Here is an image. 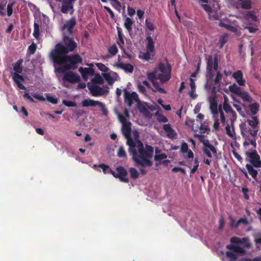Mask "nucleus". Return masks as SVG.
<instances>
[{
    "instance_id": "1",
    "label": "nucleus",
    "mask_w": 261,
    "mask_h": 261,
    "mask_svg": "<svg viewBox=\"0 0 261 261\" xmlns=\"http://www.w3.org/2000/svg\"><path fill=\"white\" fill-rule=\"evenodd\" d=\"M144 149L143 143L139 139H136V142L133 148H128V152L132 155L133 160L139 166L143 167H151L152 162L149 159L152 156L153 147L146 145Z\"/></svg>"
},
{
    "instance_id": "2",
    "label": "nucleus",
    "mask_w": 261,
    "mask_h": 261,
    "mask_svg": "<svg viewBox=\"0 0 261 261\" xmlns=\"http://www.w3.org/2000/svg\"><path fill=\"white\" fill-rule=\"evenodd\" d=\"M57 73H64L69 70H75L82 64V59L79 54L69 56L68 54L50 58Z\"/></svg>"
},
{
    "instance_id": "3",
    "label": "nucleus",
    "mask_w": 261,
    "mask_h": 261,
    "mask_svg": "<svg viewBox=\"0 0 261 261\" xmlns=\"http://www.w3.org/2000/svg\"><path fill=\"white\" fill-rule=\"evenodd\" d=\"M77 47L73 36L67 35L65 34L63 36V42L58 43L55 45L49 54V58L60 56L68 54L73 51Z\"/></svg>"
},
{
    "instance_id": "4",
    "label": "nucleus",
    "mask_w": 261,
    "mask_h": 261,
    "mask_svg": "<svg viewBox=\"0 0 261 261\" xmlns=\"http://www.w3.org/2000/svg\"><path fill=\"white\" fill-rule=\"evenodd\" d=\"M195 137L197 138L201 143L203 144V148L202 150L204 154H205L207 157L211 158L212 157V154L211 152L213 153L214 155L217 158V149L210 143V141L208 140H206L204 139V136L203 135H195Z\"/></svg>"
},
{
    "instance_id": "5",
    "label": "nucleus",
    "mask_w": 261,
    "mask_h": 261,
    "mask_svg": "<svg viewBox=\"0 0 261 261\" xmlns=\"http://www.w3.org/2000/svg\"><path fill=\"white\" fill-rule=\"evenodd\" d=\"M159 69L161 72L158 75V79L162 83H166L171 79V66L167 62V66L163 63L159 64Z\"/></svg>"
},
{
    "instance_id": "6",
    "label": "nucleus",
    "mask_w": 261,
    "mask_h": 261,
    "mask_svg": "<svg viewBox=\"0 0 261 261\" xmlns=\"http://www.w3.org/2000/svg\"><path fill=\"white\" fill-rule=\"evenodd\" d=\"M229 91L237 96L240 97L244 101L251 103L253 101L252 98L249 95V93L245 91H242L241 87L238 86L235 83L229 86Z\"/></svg>"
},
{
    "instance_id": "7",
    "label": "nucleus",
    "mask_w": 261,
    "mask_h": 261,
    "mask_svg": "<svg viewBox=\"0 0 261 261\" xmlns=\"http://www.w3.org/2000/svg\"><path fill=\"white\" fill-rule=\"evenodd\" d=\"M131 125L132 123L130 122H127V123L123 124L121 127V131L122 134L127 139L126 143L129 146V148H133L134 143L136 142V141H134V140L131 138Z\"/></svg>"
},
{
    "instance_id": "8",
    "label": "nucleus",
    "mask_w": 261,
    "mask_h": 261,
    "mask_svg": "<svg viewBox=\"0 0 261 261\" xmlns=\"http://www.w3.org/2000/svg\"><path fill=\"white\" fill-rule=\"evenodd\" d=\"M117 173L115 171H112V174L114 177L119 178V180L123 182L128 183L129 179L127 177L128 172L123 166H118L116 168Z\"/></svg>"
},
{
    "instance_id": "9",
    "label": "nucleus",
    "mask_w": 261,
    "mask_h": 261,
    "mask_svg": "<svg viewBox=\"0 0 261 261\" xmlns=\"http://www.w3.org/2000/svg\"><path fill=\"white\" fill-rule=\"evenodd\" d=\"M124 102L128 107H130L132 106L133 100L137 102H140L138 95L136 92H133V93H130L126 89H124Z\"/></svg>"
},
{
    "instance_id": "10",
    "label": "nucleus",
    "mask_w": 261,
    "mask_h": 261,
    "mask_svg": "<svg viewBox=\"0 0 261 261\" xmlns=\"http://www.w3.org/2000/svg\"><path fill=\"white\" fill-rule=\"evenodd\" d=\"M246 155L250 159V163L255 168L261 167V161L260 156L256 150L250 152H246Z\"/></svg>"
},
{
    "instance_id": "11",
    "label": "nucleus",
    "mask_w": 261,
    "mask_h": 261,
    "mask_svg": "<svg viewBox=\"0 0 261 261\" xmlns=\"http://www.w3.org/2000/svg\"><path fill=\"white\" fill-rule=\"evenodd\" d=\"M64 74L62 78L64 82H67L71 84H75L80 81V77L77 74L72 71H68L64 73Z\"/></svg>"
},
{
    "instance_id": "12",
    "label": "nucleus",
    "mask_w": 261,
    "mask_h": 261,
    "mask_svg": "<svg viewBox=\"0 0 261 261\" xmlns=\"http://www.w3.org/2000/svg\"><path fill=\"white\" fill-rule=\"evenodd\" d=\"M88 89L92 95L95 97L103 95L108 92V91L96 85H88Z\"/></svg>"
},
{
    "instance_id": "13",
    "label": "nucleus",
    "mask_w": 261,
    "mask_h": 261,
    "mask_svg": "<svg viewBox=\"0 0 261 261\" xmlns=\"http://www.w3.org/2000/svg\"><path fill=\"white\" fill-rule=\"evenodd\" d=\"M232 76L240 86H245L246 81L243 77V74L241 70H239L233 72Z\"/></svg>"
},
{
    "instance_id": "14",
    "label": "nucleus",
    "mask_w": 261,
    "mask_h": 261,
    "mask_svg": "<svg viewBox=\"0 0 261 261\" xmlns=\"http://www.w3.org/2000/svg\"><path fill=\"white\" fill-rule=\"evenodd\" d=\"M76 23L75 18H71L64 24L62 30L67 29L68 35L73 36V29Z\"/></svg>"
},
{
    "instance_id": "15",
    "label": "nucleus",
    "mask_w": 261,
    "mask_h": 261,
    "mask_svg": "<svg viewBox=\"0 0 261 261\" xmlns=\"http://www.w3.org/2000/svg\"><path fill=\"white\" fill-rule=\"evenodd\" d=\"M20 73L12 72V79L18 88L22 90H25V87L21 83V82L24 81V78L22 75L19 74Z\"/></svg>"
},
{
    "instance_id": "16",
    "label": "nucleus",
    "mask_w": 261,
    "mask_h": 261,
    "mask_svg": "<svg viewBox=\"0 0 261 261\" xmlns=\"http://www.w3.org/2000/svg\"><path fill=\"white\" fill-rule=\"evenodd\" d=\"M240 127L242 137L244 139H245V141L243 143L244 146H248L249 144H251L254 148H256V141L257 138L253 137V139H250L249 136L244 133L242 127L240 126Z\"/></svg>"
},
{
    "instance_id": "17",
    "label": "nucleus",
    "mask_w": 261,
    "mask_h": 261,
    "mask_svg": "<svg viewBox=\"0 0 261 261\" xmlns=\"http://www.w3.org/2000/svg\"><path fill=\"white\" fill-rule=\"evenodd\" d=\"M226 248L227 249L230 250V251H232L235 253H239L241 255H244L246 253V251L244 249L238 245L229 244L227 245L226 246Z\"/></svg>"
},
{
    "instance_id": "18",
    "label": "nucleus",
    "mask_w": 261,
    "mask_h": 261,
    "mask_svg": "<svg viewBox=\"0 0 261 261\" xmlns=\"http://www.w3.org/2000/svg\"><path fill=\"white\" fill-rule=\"evenodd\" d=\"M119 58L120 56H118V60H119ZM119 61H120V60H119ZM116 66L119 68L123 69L126 72L132 73L134 70V66L129 63L124 64L118 62L116 63Z\"/></svg>"
},
{
    "instance_id": "19",
    "label": "nucleus",
    "mask_w": 261,
    "mask_h": 261,
    "mask_svg": "<svg viewBox=\"0 0 261 261\" xmlns=\"http://www.w3.org/2000/svg\"><path fill=\"white\" fill-rule=\"evenodd\" d=\"M163 129L167 133V136L170 139H174L177 134L175 131L171 127L170 124H166L163 125Z\"/></svg>"
},
{
    "instance_id": "20",
    "label": "nucleus",
    "mask_w": 261,
    "mask_h": 261,
    "mask_svg": "<svg viewBox=\"0 0 261 261\" xmlns=\"http://www.w3.org/2000/svg\"><path fill=\"white\" fill-rule=\"evenodd\" d=\"M79 71L81 72L84 79L88 78V75H93L94 74V70L92 68L80 67Z\"/></svg>"
},
{
    "instance_id": "21",
    "label": "nucleus",
    "mask_w": 261,
    "mask_h": 261,
    "mask_svg": "<svg viewBox=\"0 0 261 261\" xmlns=\"http://www.w3.org/2000/svg\"><path fill=\"white\" fill-rule=\"evenodd\" d=\"M61 12L64 14H67L70 10L72 11V13L73 12V4L68 1H64L63 2L62 6L61 7Z\"/></svg>"
},
{
    "instance_id": "22",
    "label": "nucleus",
    "mask_w": 261,
    "mask_h": 261,
    "mask_svg": "<svg viewBox=\"0 0 261 261\" xmlns=\"http://www.w3.org/2000/svg\"><path fill=\"white\" fill-rule=\"evenodd\" d=\"M99 105H101L100 101H96L90 98L85 99L82 102V105L83 107H98Z\"/></svg>"
},
{
    "instance_id": "23",
    "label": "nucleus",
    "mask_w": 261,
    "mask_h": 261,
    "mask_svg": "<svg viewBox=\"0 0 261 261\" xmlns=\"http://www.w3.org/2000/svg\"><path fill=\"white\" fill-rule=\"evenodd\" d=\"M210 109L213 114L218 115L220 110H222L221 108V105H219L218 108V105L217 101L213 99L211 101Z\"/></svg>"
},
{
    "instance_id": "24",
    "label": "nucleus",
    "mask_w": 261,
    "mask_h": 261,
    "mask_svg": "<svg viewBox=\"0 0 261 261\" xmlns=\"http://www.w3.org/2000/svg\"><path fill=\"white\" fill-rule=\"evenodd\" d=\"M147 43H146V50L149 51H152L154 53L155 47L153 43V39L150 35H148L146 38Z\"/></svg>"
},
{
    "instance_id": "25",
    "label": "nucleus",
    "mask_w": 261,
    "mask_h": 261,
    "mask_svg": "<svg viewBox=\"0 0 261 261\" xmlns=\"http://www.w3.org/2000/svg\"><path fill=\"white\" fill-rule=\"evenodd\" d=\"M246 168L247 169L249 174L252 176V177L256 180L258 172L256 170L253 168V166L249 164L246 165Z\"/></svg>"
},
{
    "instance_id": "26",
    "label": "nucleus",
    "mask_w": 261,
    "mask_h": 261,
    "mask_svg": "<svg viewBox=\"0 0 261 261\" xmlns=\"http://www.w3.org/2000/svg\"><path fill=\"white\" fill-rule=\"evenodd\" d=\"M22 63L23 60L20 59L13 64V69L15 71L14 72L22 73L23 70Z\"/></svg>"
},
{
    "instance_id": "27",
    "label": "nucleus",
    "mask_w": 261,
    "mask_h": 261,
    "mask_svg": "<svg viewBox=\"0 0 261 261\" xmlns=\"http://www.w3.org/2000/svg\"><path fill=\"white\" fill-rule=\"evenodd\" d=\"M153 52L147 50L145 53H142L141 55H139V58L142 60L148 61L150 59H153Z\"/></svg>"
},
{
    "instance_id": "28",
    "label": "nucleus",
    "mask_w": 261,
    "mask_h": 261,
    "mask_svg": "<svg viewBox=\"0 0 261 261\" xmlns=\"http://www.w3.org/2000/svg\"><path fill=\"white\" fill-rule=\"evenodd\" d=\"M134 21L129 17H126L124 23V26L125 28L130 32L132 31V25L134 24Z\"/></svg>"
},
{
    "instance_id": "29",
    "label": "nucleus",
    "mask_w": 261,
    "mask_h": 261,
    "mask_svg": "<svg viewBox=\"0 0 261 261\" xmlns=\"http://www.w3.org/2000/svg\"><path fill=\"white\" fill-rule=\"evenodd\" d=\"M225 256L228 259V261H237L238 259V255L237 253L230 251H226L225 253Z\"/></svg>"
},
{
    "instance_id": "30",
    "label": "nucleus",
    "mask_w": 261,
    "mask_h": 261,
    "mask_svg": "<svg viewBox=\"0 0 261 261\" xmlns=\"http://www.w3.org/2000/svg\"><path fill=\"white\" fill-rule=\"evenodd\" d=\"M223 109L227 113H229L232 110L230 105L228 103V100L226 95L224 96Z\"/></svg>"
},
{
    "instance_id": "31",
    "label": "nucleus",
    "mask_w": 261,
    "mask_h": 261,
    "mask_svg": "<svg viewBox=\"0 0 261 261\" xmlns=\"http://www.w3.org/2000/svg\"><path fill=\"white\" fill-rule=\"evenodd\" d=\"M117 30L119 38V42H118V44L121 47H122V45L124 44V41L123 37L122 30L119 27H117Z\"/></svg>"
},
{
    "instance_id": "32",
    "label": "nucleus",
    "mask_w": 261,
    "mask_h": 261,
    "mask_svg": "<svg viewBox=\"0 0 261 261\" xmlns=\"http://www.w3.org/2000/svg\"><path fill=\"white\" fill-rule=\"evenodd\" d=\"M247 122L253 128H256L259 123L258 120L256 116L253 117L251 120H247Z\"/></svg>"
},
{
    "instance_id": "33",
    "label": "nucleus",
    "mask_w": 261,
    "mask_h": 261,
    "mask_svg": "<svg viewBox=\"0 0 261 261\" xmlns=\"http://www.w3.org/2000/svg\"><path fill=\"white\" fill-rule=\"evenodd\" d=\"M214 65V61L212 56H209L208 57L206 65V69L208 72L211 73Z\"/></svg>"
},
{
    "instance_id": "34",
    "label": "nucleus",
    "mask_w": 261,
    "mask_h": 261,
    "mask_svg": "<svg viewBox=\"0 0 261 261\" xmlns=\"http://www.w3.org/2000/svg\"><path fill=\"white\" fill-rule=\"evenodd\" d=\"M259 105L258 103L255 102L249 106V108L251 113L253 115L256 114L259 110Z\"/></svg>"
},
{
    "instance_id": "35",
    "label": "nucleus",
    "mask_w": 261,
    "mask_h": 261,
    "mask_svg": "<svg viewBox=\"0 0 261 261\" xmlns=\"http://www.w3.org/2000/svg\"><path fill=\"white\" fill-rule=\"evenodd\" d=\"M33 36L36 39H38L40 36L39 23L36 21L34 24Z\"/></svg>"
},
{
    "instance_id": "36",
    "label": "nucleus",
    "mask_w": 261,
    "mask_h": 261,
    "mask_svg": "<svg viewBox=\"0 0 261 261\" xmlns=\"http://www.w3.org/2000/svg\"><path fill=\"white\" fill-rule=\"evenodd\" d=\"M129 172L130 173V176L133 179H136L139 177V173L137 169L135 168H130L129 169Z\"/></svg>"
},
{
    "instance_id": "37",
    "label": "nucleus",
    "mask_w": 261,
    "mask_h": 261,
    "mask_svg": "<svg viewBox=\"0 0 261 261\" xmlns=\"http://www.w3.org/2000/svg\"><path fill=\"white\" fill-rule=\"evenodd\" d=\"M104 80L99 74H96L94 78L92 80L93 85L96 84H102Z\"/></svg>"
},
{
    "instance_id": "38",
    "label": "nucleus",
    "mask_w": 261,
    "mask_h": 261,
    "mask_svg": "<svg viewBox=\"0 0 261 261\" xmlns=\"http://www.w3.org/2000/svg\"><path fill=\"white\" fill-rule=\"evenodd\" d=\"M152 85L154 87V89L153 90L154 92H159L161 93L165 94L166 93V91L164 89L161 88L160 87L159 84L156 82H152Z\"/></svg>"
},
{
    "instance_id": "39",
    "label": "nucleus",
    "mask_w": 261,
    "mask_h": 261,
    "mask_svg": "<svg viewBox=\"0 0 261 261\" xmlns=\"http://www.w3.org/2000/svg\"><path fill=\"white\" fill-rule=\"evenodd\" d=\"M208 16L210 19L214 20H219L221 17V15L217 11L213 10L210 13Z\"/></svg>"
},
{
    "instance_id": "40",
    "label": "nucleus",
    "mask_w": 261,
    "mask_h": 261,
    "mask_svg": "<svg viewBox=\"0 0 261 261\" xmlns=\"http://www.w3.org/2000/svg\"><path fill=\"white\" fill-rule=\"evenodd\" d=\"M249 223L246 217L241 218L239 219L236 222V227H239L241 224H243L244 226H247Z\"/></svg>"
},
{
    "instance_id": "41",
    "label": "nucleus",
    "mask_w": 261,
    "mask_h": 261,
    "mask_svg": "<svg viewBox=\"0 0 261 261\" xmlns=\"http://www.w3.org/2000/svg\"><path fill=\"white\" fill-rule=\"evenodd\" d=\"M98 167L101 168L105 174L110 173L112 174V171H113L110 167L105 164H100L98 165Z\"/></svg>"
},
{
    "instance_id": "42",
    "label": "nucleus",
    "mask_w": 261,
    "mask_h": 261,
    "mask_svg": "<svg viewBox=\"0 0 261 261\" xmlns=\"http://www.w3.org/2000/svg\"><path fill=\"white\" fill-rule=\"evenodd\" d=\"M241 7L243 9L249 10L251 7V0H243L241 1Z\"/></svg>"
},
{
    "instance_id": "43",
    "label": "nucleus",
    "mask_w": 261,
    "mask_h": 261,
    "mask_svg": "<svg viewBox=\"0 0 261 261\" xmlns=\"http://www.w3.org/2000/svg\"><path fill=\"white\" fill-rule=\"evenodd\" d=\"M228 35L227 34H225L223 35H222L220 37V47L222 48L224 45V44L226 43L228 40Z\"/></svg>"
},
{
    "instance_id": "44",
    "label": "nucleus",
    "mask_w": 261,
    "mask_h": 261,
    "mask_svg": "<svg viewBox=\"0 0 261 261\" xmlns=\"http://www.w3.org/2000/svg\"><path fill=\"white\" fill-rule=\"evenodd\" d=\"M118 48L115 44H113L108 48V51L111 56H114L118 53Z\"/></svg>"
},
{
    "instance_id": "45",
    "label": "nucleus",
    "mask_w": 261,
    "mask_h": 261,
    "mask_svg": "<svg viewBox=\"0 0 261 261\" xmlns=\"http://www.w3.org/2000/svg\"><path fill=\"white\" fill-rule=\"evenodd\" d=\"M244 244L246 248H249L251 247V243L248 237H245L241 239V243Z\"/></svg>"
},
{
    "instance_id": "46",
    "label": "nucleus",
    "mask_w": 261,
    "mask_h": 261,
    "mask_svg": "<svg viewBox=\"0 0 261 261\" xmlns=\"http://www.w3.org/2000/svg\"><path fill=\"white\" fill-rule=\"evenodd\" d=\"M155 115L157 117V120L159 122L165 123L168 121V119L167 117L162 114H160L158 112H156Z\"/></svg>"
},
{
    "instance_id": "47",
    "label": "nucleus",
    "mask_w": 261,
    "mask_h": 261,
    "mask_svg": "<svg viewBox=\"0 0 261 261\" xmlns=\"http://www.w3.org/2000/svg\"><path fill=\"white\" fill-rule=\"evenodd\" d=\"M117 155L119 158H126V154L123 146L119 148Z\"/></svg>"
},
{
    "instance_id": "48",
    "label": "nucleus",
    "mask_w": 261,
    "mask_h": 261,
    "mask_svg": "<svg viewBox=\"0 0 261 261\" xmlns=\"http://www.w3.org/2000/svg\"><path fill=\"white\" fill-rule=\"evenodd\" d=\"M245 17L247 19H251L252 21H257V17L251 12H248L246 14Z\"/></svg>"
},
{
    "instance_id": "49",
    "label": "nucleus",
    "mask_w": 261,
    "mask_h": 261,
    "mask_svg": "<svg viewBox=\"0 0 261 261\" xmlns=\"http://www.w3.org/2000/svg\"><path fill=\"white\" fill-rule=\"evenodd\" d=\"M102 75L109 85H112L113 84L114 80L109 73H103Z\"/></svg>"
},
{
    "instance_id": "50",
    "label": "nucleus",
    "mask_w": 261,
    "mask_h": 261,
    "mask_svg": "<svg viewBox=\"0 0 261 261\" xmlns=\"http://www.w3.org/2000/svg\"><path fill=\"white\" fill-rule=\"evenodd\" d=\"M147 77L149 81L152 82H155V80L158 79L154 72H149L147 73Z\"/></svg>"
},
{
    "instance_id": "51",
    "label": "nucleus",
    "mask_w": 261,
    "mask_h": 261,
    "mask_svg": "<svg viewBox=\"0 0 261 261\" xmlns=\"http://www.w3.org/2000/svg\"><path fill=\"white\" fill-rule=\"evenodd\" d=\"M96 65L98 69L101 71L106 72L109 70V68L102 63H98Z\"/></svg>"
},
{
    "instance_id": "52",
    "label": "nucleus",
    "mask_w": 261,
    "mask_h": 261,
    "mask_svg": "<svg viewBox=\"0 0 261 261\" xmlns=\"http://www.w3.org/2000/svg\"><path fill=\"white\" fill-rule=\"evenodd\" d=\"M46 99L53 104H57L58 102V100L57 98L53 96L49 95V94L46 95Z\"/></svg>"
},
{
    "instance_id": "53",
    "label": "nucleus",
    "mask_w": 261,
    "mask_h": 261,
    "mask_svg": "<svg viewBox=\"0 0 261 261\" xmlns=\"http://www.w3.org/2000/svg\"><path fill=\"white\" fill-rule=\"evenodd\" d=\"M254 242L256 244L261 245V232H258L254 234Z\"/></svg>"
},
{
    "instance_id": "54",
    "label": "nucleus",
    "mask_w": 261,
    "mask_h": 261,
    "mask_svg": "<svg viewBox=\"0 0 261 261\" xmlns=\"http://www.w3.org/2000/svg\"><path fill=\"white\" fill-rule=\"evenodd\" d=\"M145 25L146 28L150 31H154L155 29V27L153 24L149 21L148 19H146L145 20Z\"/></svg>"
},
{
    "instance_id": "55",
    "label": "nucleus",
    "mask_w": 261,
    "mask_h": 261,
    "mask_svg": "<svg viewBox=\"0 0 261 261\" xmlns=\"http://www.w3.org/2000/svg\"><path fill=\"white\" fill-rule=\"evenodd\" d=\"M62 103L63 105L68 107H74L76 106L75 102L72 101L63 100Z\"/></svg>"
},
{
    "instance_id": "56",
    "label": "nucleus",
    "mask_w": 261,
    "mask_h": 261,
    "mask_svg": "<svg viewBox=\"0 0 261 261\" xmlns=\"http://www.w3.org/2000/svg\"><path fill=\"white\" fill-rule=\"evenodd\" d=\"M14 3H9L7 5V15L8 16H11L13 13V7Z\"/></svg>"
},
{
    "instance_id": "57",
    "label": "nucleus",
    "mask_w": 261,
    "mask_h": 261,
    "mask_svg": "<svg viewBox=\"0 0 261 261\" xmlns=\"http://www.w3.org/2000/svg\"><path fill=\"white\" fill-rule=\"evenodd\" d=\"M247 132L249 133V134L253 137L257 138V134L258 132L257 129L253 128V129H252L250 128H249Z\"/></svg>"
},
{
    "instance_id": "58",
    "label": "nucleus",
    "mask_w": 261,
    "mask_h": 261,
    "mask_svg": "<svg viewBox=\"0 0 261 261\" xmlns=\"http://www.w3.org/2000/svg\"><path fill=\"white\" fill-rule=\"evenodd\" d=\"M167 158V156L165 153H161L158 155H156L154 156V160L156 161H160L162 160L166 159Z\"/></svg>"
},
{
    "instance_id": "59",
    "label": "nucleus",
    "mask_w": 261,
    "mask_h": 261,
    "mask_svg": "<svg viewBox=\"0 0 261 261\" xmlns=\"http://www.w3.org/2000/svg\"><path fill=\"white\" fill-rule=\"evenodd\" d=\"M228 218L230 221L229 224L230 227L231 228H237L238 227H236V223L235 222V220L233 217L231 215H230L229 216Z\"/></svg>"
},
{
    "instance_id": "60",
    "label": "nucleus",
    "mask_w": 261,
    "mask_h": 261,
    "mask_svg": "<svg viewBox=\"0 0 261 261\" xmlns=\"http://www.w3.org/2000/svg\"><path fill=\"white\" fill-rule=\"evenodd\" d=\"M222 74H221V73L219 71L217 72L216 76L214 79V83L216 85L220 83V81L222 80Z\"/></svg>"
},
{
    "instance_id": "61",
    "label": "nucleus",
    "mask_w": 261,
    "mask_h": 261,
    "mask_svg": "<svg viewBox=\"0 0 261 261\" xmlns=\"http://www.w3.org/2000/svg\"><path fill=\"white\" fill-rule=\"evenodd\" d=\"M36 48V44H35V43H32L31 45L29 46L28 48V50L29 51L31 54L33 55L35 54Z\"/></svg>"
},
{
    "instance_id": "62",
    "label": "nucleus",
    "mask_w": 261,
    "mask_h": 261,
    "mask_svg": "<svg viewBox=\"0 0 261 261\" xmlns=\"http://www.w3.org/2000/svg\"><path fill=\"white\" fill-rule=\"evenodd\" d=\"M188 150H189V148H188V144L186 142H183L181 145V149H180L181 152L182 153H186L188 151Z\"/></svg>"
},
{
    "instance_id": "63",
    "label": "nucleus",
    "mask_w": 261,
    "mask_h": 261,
    "mask_svg": "<svg viewBox=\"0 0 261 261\" xmlns=\"http://www.w3.org/2000/svg\"><path fill=\"white\" fill-rule=\"evenodd\" d=\"M225 130L226 134L229 136L231 138H233L234 137V133H233L232 132L231 130L230 127L229 125V124H227V125L225 127Z\"/></svg>"
},
{
    "instance_id": "64",
    "label": "nucleus",
    "mask_w": 261,
    "mask_h": 261,
    "mask_svg": "<svg viewBox=\"0 0 261 261\" xmlns=\"http://www.w3.org/2000/svg\"><path fill=\"white\" fill-rule=\"evenodd\" d=\"M118 118L120 122L123 124L125 123H127L128 121H126V118L125 116L121 115L119 113L118 114Z\"/></svg>"
}]
</instances>
